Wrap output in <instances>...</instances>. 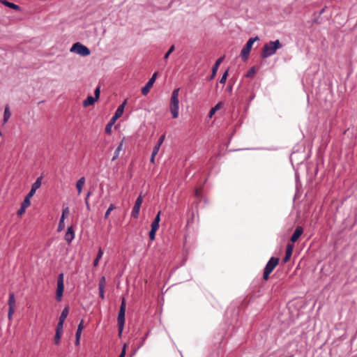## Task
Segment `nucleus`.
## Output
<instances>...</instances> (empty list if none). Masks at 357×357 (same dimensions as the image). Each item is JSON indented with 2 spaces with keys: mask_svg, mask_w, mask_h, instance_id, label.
<instances>
[{
  "mask_svg": "<svg viewBox=\"0 0 357 357\" xmlns=\"http://www.w3.org/2000/svg\"><path fill=\"white\" fill-rule=\"evenodd\" d=\"M80 340V336H75V344L79 345Z\"/></svg>",
  "mask_w": 357,
  "mask_h": 357,
  "instance_id": "nucleus-47",
  "label": "nucleus"
},
{
  "mask_svg": "<svg viewBox=\"0 0 357 357\" xmlns=\"http://www.w3.org/2000/svg\"><path fill=\"white\" fill-rule=\"evenodd\" d=\"M165 139V135H162L160 137L156 145L161 146Z\"/></svg>",
  "mask_w": 357,
  "mask_h": 357,
  "instance_id": "nucleus-38",
  "label": "nucleus"
},
{
  "mask_svg": "<svg viewBox=\"0 0 357 357\" xmlns=\"http://www.w3.org/2000/svg\"><path fill=\"white\" fill-rule=\"evenodd\" d=\"M25 211H26V208L21 206L20 208L17 212V215L18 216L22 215L25 213Z\"/></svg>",
  "mask_w": 357,
  "mask_h": 357,
  "instance_id": "nucleus-37",
  "label": "nucleus"
},
{
  "mask_svg": "<svg viewBox=\"0 0 357 357\" xmlns=\"http://www.w3.org/2000/svg\"><path fill=\"white\" fill-rule=\"evenodd\" d=\"M102 255H103V251L102 250L101 248H100L99 250H98L97 257H96V258L95 259V260L93 261V266H98V261H99L100 259L102 257Z\"/></svg>",
  "mask_w": 357,
  "mask_h": 357,
  "instance_id": "nucleus-24",
  "label": "nucleus"
},
{
  "mask_svg": "<svg viewBox=\"0 0 357 357\" xmlns=\"http://www.w3.org/2000/svg\"><path fill=\"white\" fill-rule=\"evenodd\" d=\"M174 49H175L174 45H172L170 47V48L169 49V50L167 52V53L165 54L164 59H167L169 56L170 55V54L174 51Z\"/></svg>",
  "mask_w": 357,
  "mask_h": 357,
  "instance_id": "nucleus-33",
  "label": "nucleus"
},
{
  "mask_svg": "<svg viewBox=\"0 0 357 357\" xmlns=\"http://www.w3.org/2000/svg\"><path fill=\"white\" fill-rule=\"evenodd\" d=\"M200 193H201V190H198V189L196 190V192H195L196 196H199Z\"/></svg>",
  "mask_w": 357,
  "mask_h": 357,
  "instance_id": "nucleus-53",
  "label": "nucleus"
},
{
  "mask_svg": "<svg viewBox=\"0 0 357 357\" xmlns=\"http://www.w3.org/2000/svg\"><path fill=\"white\" fill-rule=\"evenodd\" d=\"M97 100V99L95 97L93 96H88L87 98L83 102V106L84 107H89L90 105H92L95 103V102Z\"/></svg>",
  "mask_w": 357,
  "mask_h": 357,
  "instance_id": "nucleus-17",
  "label": "nucleus"
},
{
  "mask_svg": "<svg viewBox=\"0 0 357 357\" xmlns=\"http://www.w3.org/2000/svg\"><path fill=\"white\" fill-rule=\"evenodd\" d=\"M2 135V134H1V132L0 131V135Z\"/></svg>",
  "mask_w": 357,
  "mask_h": 357,
  "instance_id": "nucleus-55",
  "label": "nucleus"
},
{
  "mask_svg": "<svg viewBox=\"0 0 357 357\" xmlns=\"http://www.w3.org/2000/svg\"><path fill=\"white\" fill-rule=\"evenodd\" d=\"M8 304L9 307H12L13 308H15V298L13 293L10 294Z\"/></svg>",
  "mask_w": 357,
  "mask_h": 357,
  "instance_id": "nucleus-20",
  "label": "nucleus"
},
{
  "mask_svg": "<svg viewBox=\"0 0 357 357\" xmlns=\"http://www.w3.org/2000/svg\"><path fill=\"white\" fill-rule=\"evenodd\" d=\"M75 238V232L72 226L68 227L65 234V240L70 243Z\"/></svg>",
  "mask_w": 357,
  "mask_h": 357,
  "instance_id": "nucleus-11",
  "label": "nucleus"
},
{
  "mask_svg": "<svg viewBox=\"0 0 357 357\" xmlns=\"http://www.w3.org/2000/svg\"><path fill=\"white\" fill-rule=\"evenodd\" d=\"M64 321H59L57 324L56 332L63 333V326Z\"/></svg>",
  "mask_w": 357,
  "mask_h": 357,
  "instance_id": "nucleus-30",
  "label": "nucleus"
},
{
  "mask_svg": "<svg viewBox=\"0 0 357 357\" xmlns=\"http://www.w3.org/2000/svg\"><path fill=\"white\" fill-rule=\"evenodd\" d=\"M36 190H33V189H31L30 192L27 194V195L26 196V197L29 198L31 199V198L34 195V194L36 193Z\"/></svg>",
  "mask_w": 357,
  "mask_h": 357,
  "instance_id": "nucleus-41",
  "label": "nucleus"
},
{
  "mask_svg": "<svg viewBox=\"0 0 357 357\" xmlns=\"http://www.w3.org/2000/svg\"><path fill=\"white\" fill-rule=\"evenodd\" d=\"M160 146L155 144V146L153 147L152 154H153V155H156L160 150Z\"/></svg>",
  "mask_w": 357,
  "mask_h": 357,
  "instance_id": "nucleus-40",
  "label": "nucleus"
},
{
  "mask_svg": "<svg viewBox=\"0 0 357 357\" xmlns=\"http://www.w3.org/2000/svg\"><path fill=\"white\" fill-rule=\"evenodd\" d=\"M157 75H158V73H154L153 75H152V77L150 78V79H153V82H155V79H156V77H157Z\"/></svg>",
  "mask_w": 357,
  "mask_h": 357,
  "instance_id": "nucleus-49",
  "label": "nucleus"
},
{
  "mask_svg": "<svg viewBox=\"0 0 357 357\" xmlns=\"http://www.w3.org/2000/svg\"><path fill=\"white\" fill-rule=\"evenodd\" d=\"M85 204H86V206L87 209L90 210V206L89 204V200H87V198H85Z\"/></svg>",
  "mask_w": 357,
  "mask_h": 357,
  "instance_id": "nucleus-50",
  "label": "nucleus"
},
{
  "mask_svg": "<svg viewBox=\"0 0 357 357\" xmlns=\"http://www.w3.org/2000/svg\"><path fill=\"white\" fill-rule=\"evenodd\" d=\"M294 248V245L292 243H289L287 245L285 257L283 259V261L284 263H287L290 259L291 256L293 252Z\"/></svg>",
  "mask_w": 357,
  "mask_h": 357,
  "instance_id": "nucleus-13",
  "label": "nucleus"
},
{
  "mask_svg": "<svg viewBox=\"0 0 357 357\" xmlns=\"http://www.w3.org/2000/svg\"><path fill=\"white\" fill-rule=\"evenodd\" d=\"M227 75H228V73H227V70L225 72V73L222 75L220 80V83L221 84H225L226 80H227Z\"/></svg>",
  "mask_w": 357,
  "mask_h": 357,
  "instance_id": "nucleus-35",
  "label": "nucleus"
},
{
  "mask_svg": "<svg viewBox=\"0 0 357 357\" xmlns=\"http://www.w3.org/2000/svg\"><path fill=\"white\" fill-rule=\"evenodd\" d=\"M159 228V222L156 221H153L151 224V229L158 230Z\"/></svg>",
  "mask_w": 357,
  "mask_h": 357,
  "instance_id": "nucleus-39",
  "label": "nucleus"
},
{
  "mask_svg": "<svg viewBox=\"0 0 357 357\" xmlns=\"http://www.w3.org/2000/svg\"><path fill=\"white\" fill-rule=\"evenodd\" d=\"M222 106V102H219L215 107H213V109L215 110V111H218V109H220Z\"/></svg>",
  "mask_w": 357,
  "mask_h": 357,
  "instance_id": "nucleus-42",
  "label": "nucleus"
},
{
  "mask_svg": "<svg viewBox=\"0 0 357 357\" xmlns=\"http://www.w3.org/2000/svg\"><path fill=\"white\" fill-rule=\"evenodd\" d=\"M126 104V100H125L123 101V102L118 107V108L116 110V112L114 114H115V119H119V118H120L122 116V114L123 113V111H124V108H125Z\"/></svg>",
  "mask_w": 357,
  "mask_h": 357,
  "instance_id": "nucleus-15",
  "label": "nucleus"
},
{
  "mask_svg": "<svg viewBox=\"0 0 357 357\" xmlns=\"http://www.w3.org/2000/svg\"><path fill=\"white\" fill-rule=\"evenodd\" d=\"M105 285H106L105 278L103 276L100 278V280L99 281L98 289H105Z\"/></svg>",
  "mask_w": 357,
  "mask_h": 357,
  "instance_id": "nucleus-27",
  "label": "nucleus"
},
{
  "mask_svg": "<svg viewBox=\"0 0 357 357\" xmlns=\"http://www.w3.org/2000/svg\"><path fill=\"white\" fill-rule=\"evenodd\" d=\"M90 195H91V192H89L87 193V195H86V198H87V200H89V196H90Z\"/></svg>",
  "mask_w": 357,
  "mask_h": 357,
  "instance_id": "nucleus-54",
  "label": "nucleus"
},
{
  "mask_svg": "<svg viewBox=\"0 0 357 357\" xmlns=\"http://www.w3.org/2000/svg\"><path fill=\"white\" fill-rule=\"evenodd\" d=\"M116 208V206L114 204H111L108 208V209L106 211L104 218L105 219L108 218L109 215L110 214L111 211Z\"/></svg>",
  "mask_w": 357,
  "mask_h": 357,
  "instance_id": "nucleus-26",
  "label": "nucleus"
},
{
  "mask_svg": "<svg viewBox=\"0 0 357 357\" xmlns=\"http://www.w3.org/2000/svg\"><path fill=\"white\" fill-rule=\"evenodd\" d=\"M62 333H63L56 332L54 339L55 344H58L59 343Z\"/></svg>",
  "mask_w": 357,
  "mask_h": 357,
  "instance_id": "nucleus-28",
  "label": "nucleus"
},
{
  "mask_svg": "<svg viewBox=\"0 0 357 357\" xmlns=\"http://www.w3.org/2000/svg\"><path fill=\"white\" fill-rule=\"evenodd\" d=\"M64 275L63 273H60L57 278L56 282V299L58 301H61L63 291H64V284H63Z\"/></svg>",
  "mask_w": 357,
  "mask_h": 357,
  "instance_id": "nucleus-7",
  "label": "nucleus"
},
{
  "mask_svg": "<svg viewBox=\"0 0 357 357\" xmlns=\"http://www.w3.org/2000/svg\"><path fill=\"white\" fill-rule=\"evenodd\" d=\"M15 308L9 307L8 312V318L10 321L13 319V314L15 312Z\"/></svg>",
  "mask_w": 357,
  "mask_h": 357,
  "instance_id": "nucleus-32",
  "label": "nucleus"
},
{
  "mask_svg": "<svg viewBox=\"0 0 357 357\" xmlns=\"http://www.w3.org/2000/svg\"><path fill=\"white\" fill-rule=\"evenodd\" d=\"M259 40V38L256 36L255 38H250L246 43L241 52V56L243 61L248 59L250 52L252 50V45L255 41Z\"/></svg>",
  "mask_w": 357,
  "mask_h": 357,
  "instance_id": "nucleus-4",
  "label": "nucleus"
},
{
  "mask_svg": "<svg viewBox=\"0 0 357 357\" xmlns=\"http://www.w3.org/2000/svg\"><path fill=\"white\" fill-rule=\"evenodd\" d=\"M84 321L82 320L80 321V323L79 324V325H78L75 336H80L81 337L82 331L84 329Z\"/></svg>",
  "mask_w": 357,
  "mask_h": 357,
  "instance_id": "nucleus-25",
  "label": "nucleus"
},
{
  "mask_svg": "<svg viewBox=\"0 0 357 357\" xmlns=\"http://www.w3.org/2000/svg\"><path fill=\"white\" fill-rule=\"evenodd\" d=\"M71 52H75L82 56H86L91 54L90 50L80 43H76L70 48Z\"/></svg>",
  "mask_w": 357,
  "mask_h": 357,
  "instance_id": "nucleus-6",
  "label": "nucleus"
},
{
  "mask_svg": "<svg viewBox=\"0 0 357 357\" xmlns=\"http://www.w3.org/2000/svg\"><path fill=\"white\" fill-rule=\"evenodd\" d=\"M111 123L108 124L107 126H106V128H105V131L106 132L109 133L110 132V127H111Z\"/></svg>",
  "mask_w": 357,
  "mask_h": 357,
  "instance_id": "nucleus-48",
  "label": "nucleus"
},
{
  "mask_svg": "<svg viewBox=\"0 0 357 357\" xmlns=\"http://www.w3.org/2000/svg\"><path fill=\"white\" fill-rule=\"evenodd\" d=\"M42 183V177H38L36 181L32 184L31 189L34 190H37L41 185Z\"/></svg>",
  "mask_w": 357,
  "mask_h": 357,
  "instance_id": "nucleus-23",
  "label": "nucleus"
},
{
  "mask_svg": "<svg viewBox=\"0 0 357 357\" xmlns=\"http://www.w3.org/2000/svg\"><path fill=\"white\" fill-rule=\"evenodd\" d=\"M100 87L98 86L94 91L95 98L98 100L100 97Z\"/></svg>",
  "mask_w": 357,
  "mask_h": 357,
  "instance_id": "nucleus-36",
  "label": "nucleus"
},
{
  "mask_svg": "<svg viewBox=\"0 0 357 357\" xmlns=\"http://www.w3.org/2000/svg\"><path fill=\"white\" fill-rule=\"evenodd\" d=\"M160 213H161V211H159L158 213V214L156 215L155 219L153 221H156V222H158L160 223Z\"/></svg>",
  "mask_w": 357,
  "mask_h": 357,
  "instance_id": "nucleus-44",
  "label": "nucleus"
},
{
  "mask_svg": "<svg viewBox=\"0 0 357 357\" xmlns=\"http://www.w3.org/2000/svg\"><path fill=\"white\" fill-rule=\"evenodd\" d=\"M143 202V197L140 195L136 199L135 205L131 212V216L134 218H137L139 216L140 208Z\"/></svg>",
  "mask_w": 357,
  "mask_h": 357,
  "instance_id": "nucleus-8",
  "label": "nucleus"
},
{
  "mask_svg": "<svg viewBox=\"0 0 357 357\" xmlns=\"http://www.w3.org/2000/svg\"><path fill=\"white\" fill-rule=\"evenodd\" d=\"M123 139L121 142V143L119 144V146H117V148L116 149V150L114 151V156L112 157V159L113 161L116 160L119 158L120 152L123 149Z\"/></svg>",
  "mask_w": 357,
  "mask_h": 357,
  "instance_id": "nucleus-18",
  "label": "nucleus"
},
{
  "mask_svg": "<svg viewBox=\"0 0 357 357\" xmlns=\"http://www.w3.org/2000/svg\"><path fill=\"white\" fill-rule=\"evenodd\" d=\"M153 84H154L153 79H149V80L146 84V85L142 89V93L144 96L147 95L149 93V92L150 91V89L152 88Z\"/></svg>",
  "mask_w": 357,
  "mask_h": 357,
  "instance_id": "nucleus-14",
  "label": "nucleus"
},
{
  "mask_svg": "<svg viewBox=\"0 0 357 357\" xmlns=\"http://www.w3.org/2000/svg\"><path fill=\"white\" fill-rule=\"evenodd\" d=\"M1 2H2L3 4H4L6 6H7L8 8L14 9L15 10H20V7L18 5H17V4H15L13 3L7 1L6 0L1 1Z\"/></svg>",
  "mask_w": 357,
  "mask_h": 357,
  "instance_id": "nucleus-19",
  "label": "nucleus"
},
{
  "mask_svg": "<svg viewBox=\"0 0 357 357\" xmlns=\"http://www.w3.org/2000/svg\"><path fill=\"white\" fill-rule=\"evenodd\" d=\"M157 230L151 229V231L149 232V238L151 241H153L155 238V233Z\"/></svg>",
  "mask_w": 357,
  "mask_h": 357,
  "instance_id": "nucleus-34",
  "label": "nucleus"
},
{
  "mask_svg": "<svg viewBox=\"0 0 357 357\" xmlns=\"http://www.w3.org/2000/svg\"><path fill=\"white\" fill-rule=\"evenodd\" d=\"M282 44L279 40L270 41L264 45L260 56L263 59L268 58L273 55L276 51L282 47Z\"/></svg>",
  "mask_w": 357,
  "mask_h": 357,
  "instance_id": "nucleus-1",
  "label": "nucleus"
},
{
  "mask_svg": "<svg viewBox=\"0 0 357 357\" xmlns=\"http://www.w3.org/2000/svg\"><path fill=\"white\" fill-rule=\"evenodd\" d=\"M31 205V201H30V199L27 198L25 197L24 201L22 202V203L21 204V206H24V208H28L29 206H30Z\"/></svg>",
  "mask_w": 357,
  "mask_h": 357,
  "instance_id": "nucleus-29",
  "label": "nucleus"
},
{
  "mask_svg": "<svg viewBox=\"0 0 357 357\" xmlns=\"http://www.w3.org/2000/svg\"><path fill=\"white\" fill-rule=\"evenodd\" d=\"M255 67H252L247 73L246 74V77H252L255 75Z\"/></svg>",
  "mask_w": 357,
  "mask_h": 357,
  "instance_id": "nucleus-31",
  "label": "nucleus"
},
{
  "mask_svg": "<svg viewBox=\"0 0 357 357\" xmlns=\"http://www.w3.org/2000/svg\"><path fill=\"white\" fill-rule=\"evenodd\" d=\"M216 112V111L213 109V107H212L211 109V110L209 111V113H208V117L209 118H212L213 116L215 114V113Z\"/></svg>",
  "mask_w": 357,
  "mask_h": 357,
  "instance_id": "nucleus-43",
  "label": "nucleus"
},
{
  "mask_svg": "<svg viewBox=\"0 0 357 357\" xmlns=\"http://www.w3.org/2000/svg\"><path fill=\"white\" fill-rule=\"evenodd\" d=\"M303 232V227L301 226H298L296 228L293 235L291 237V241L292 243H295L296 241H297L298 239L299 238V237L302 235Z\"/></svg>",
  "mask_w": 357,
  "mask_h": 357,
  "instance_id": "nucleus-10",
  "label": "nucleus"
},
{
  "mask_svg": "<svg viewBox=\"0 0 357 357\" xmlns=\"http://www.w3.org/2000/svg\"><path fill=\"white\" fill-rule=\"evenodd\" d=\"M69 313V310L68 307H64L59 317V321H65L66 317H68Z\"/></svg>",
  "mask_w": 357,
  "mask_h": 357,
  "instance_id": "nucleus-21",
  "label": "nucleus"
},
{
  "mask_svg": "<svg viewBox=\"0 0 357 357\" xmlns=\"http://www.w3.org/2000/svg\"><path fill=\"white\" fill-rule=\"evenodd\" d=\"M85 178L84 176L81 177L76 183V188L77 190V193L78 195H80L82 191V188L85 184Z\"/></svg>",
  "mask_w": 357,
  "mask_h": 357,
  "instance_id": "nucleus-16",
  "label": "nucleus"
},
{
  "mask_svg": "<svg viewBox=\"0 0 357 357\" xmlns=\"http://www.w3.org/2000/svg\"><path fill=\"white\" fill-rule=\"evenodd\" d=\"M279 264V259L277 257H271L268 263L266 264L263 274V278L265 280H267L269 278V275L275 269V268Z\"/></svg>",
  "mask_w": 357,
  "mask_h": 357,
  "instance_id": "nucleus-5",
  "label": "nucleus"
},
{
  "mask_svg": "<svg viewBox=\"0 0 357 357\" xmlns=\"http://www.w3.org/2000/svg\"><path fill=\"white\" fill-rule=\"evenodd\" d=\"M224 58H225L224 56H221L215 61V63L212 68V74L210 77V79H213L215 77V76L216 75L218 68H219L220 63L224 60Z\"/></svg>",
  "mask_w": 357,
  "mask_h": 357,
  "instance_id": "nucleus-12",
  "label": "nucleus"
},
{
  "mask_svg": "<svg viewBox=\"0 0 357 357\" xmlns=\"http://www.w3.org/2000/svg\"><path fill=\"white\" fill-rule=\"evenodd\" d=\"M68 213H69V208H68V207H66V208L63 209L62 215H61V217L60 218V220H59V225H58V228H57V231L59 232L61 231L65 228L64 220H65L66 216L68 215Z\"/></svg>",
  "mask_w": 357,
  "mask_h": 357,
  "instance_id": "nucleus-9",
  "label": "nucleus"
},
{
  "mask_svg": "<svg viewBox=\"0 0 357 357\" xmlns=\"http://www.w3.org/2000/svg\"><path fill=\"white\" fill-rule=\"evenodd\" d=\"M126 310V303L124 298L121 299V303L120 306V309L118 313L117 317V323H118V330H119V336L121 337L122 332L124 328L125 324V314Z\"/></svg>",
  "mask_w": 357,
  "mask_h": 357,
  "instance_id": "nucleus-2",
  "label": "nucleus"
},
{
  "mask_svg": "<svg viewBox=\"0 0 357 357\" xmlns=\"http://www.w3.org/2000/svg\"><path fill=\"white\" fill-rule=\"evenodd\" d=\"M117 119H115V114L114 115V116L112 118V121H111V124H112L114 122H115V121Z\"/></svg>",
  "mask_w": 357,
  "mask_h": 357,
  "instance_id": "nucleus-52",
  "label": "nucleus"
},
{
  "mask_svg": "<svg viewBox=\"0 0 357 357\" xmlns=\"http://www.w3.org/2000/svg\"><path fill=\"white\" fill-rule=\"evenodd\" d=\"M155 155H153V154H151L150 161L153 164L155 162Z\"/></svg>",
  "mask_w": 357,
  "mask_h": 357,
  "instance_id": "nucleus-51",
  "label": "nucleus"
},
{
  "mask_svg": "<svg viewBox=\"0 0 357 357\" xmlns=\"http://www.w3.org/2000/svg\"><path fill=\"white\" fill-rule=\"evenodd\" d=\"M125 355H126V344L124 345V347L122 349V351L119 357H125Z\"/></svg>",
  "mask_w": 357,
  "mask_h": 357,
  "instance_id": "nucleus-46",
  "label": "nucleus"
},
{
  "mask_svg": "<svg viewBox=\"0 0 357 357\" xmlns=\"http://www.w3.org/2000/svg\"><path fill=\"white\" fill-rule=\"evenodd\" d=\"M99 296L102 299H104V289H99Z\"/></svg>",
  "mask_w": 357,
  "mask_h": 357,
  "instance_id": "nucleus-45",
  "label": "nucleus"
},
{
  "mask_svg": "<svg viewBox=\"0 0 357 357\" xmlns=\"http://www.w3.org/2000/svg\"><path fill=\"white\" fill-rule=\"evenodd\" d=\"M180 89H176L173 91L171 102H170V112L172 114V117L176 119L178 116V109H179V100H178V93Z\"/></svg>",
  "mask_w": 357,
  "mask_h": 357,
  "instance_id": "nucleus-3",
  "label": "nucleus"
},
{
  "mask_svg": "<svg viewBox=\"0 0 357 357\" xmlns=\"http://www.w3.org/2000/svg\"><path fill=\"white\" fill-rule=\"evenodd\" d=\"M10 115H11V114H10V112L9 109V107L7 105L5 107L4 114H3V123H6L8 121V120L10 117Z\"/></svg>",
  "mask_w": 357,
  "mask_h": 357,
  "instance_id": "nucleus-22",
  "label": "nucleus"
}]
</instances>
